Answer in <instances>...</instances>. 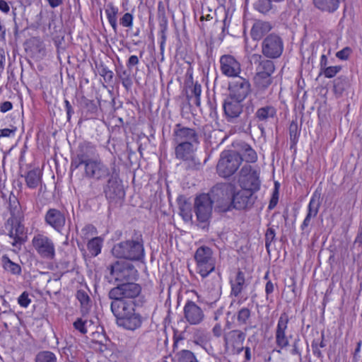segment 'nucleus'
<instances>
[{
  "label": "nucleus",
  "mask_w": 362,
  "mask_h": 362,
  "mask_svg": "<svg viewBox=\"0 0 362 362\" xmlns=\"http://www.w3.org/2000/svg\"><path fill=\"white\" fill-rule=\"evenodd\" d=\"M119 13V8L115 6L112 3L110 2L106 5L105 14L107 16V21L112 28L113 30L116 33L117 30V14Z\"/></svg>",
  "instance_id": "obj_39"
},
{
  "label": "nucleus",
  "mask_w": 362,
  "mask_h": 362,
  "mask_svg": "<svg viewBox=\"0 0 362 362\" xmlns=\"http://www.w3.org/2000/svg\"><path fill=\"white\" fill-rule=\"evenodd\" d=\"M1 260L2 267L5 271L10 272L13 275L21 274V267L18 264L11 261L7 255H4Z\"/></svg>",
  "instance_id": "obj_42"
},
{
  "label": "nucleus",
  "mask_w": 362,
  "mask_h": 362,
  "mask_svg": "<svg viewBox=\"0 0 362 362\" xmlns=\"http://www.w3.org/2000/svg\"><path fill=\"white\" fill-rule=\"evenodd\" d=\"M233 189H235V187L233 185L217 183L212 187L209 193L207 194L211 197L213 204H216V208L219 212H228L226 208L230 205Z\"/></svg>",
  "instance_id": "obj_9"
},
{
  "label": "nucleus",
  "mask_w": 362,
  "mask_h": 362,
  "mask_svg": "<svg viewBox=\"0 0 362 362\" xmlns=\"http://www.w3.org/2000/svg\"><path fill=\"white\" fill-rule=\"evenodd\" d=\"M220 69L223 75L236 78L241 73L240 63L230 54H223L220 57Z\"/></svg>",
  "instance_id": "obj_24"
},
{
  "label": "nucleus",
  "mask_w": 362,
  "mask_h": 362,
  "mask_svg": "<svg viewBox=\"0 0 362 362\" xmlns=\"http://www.w3.org/2000/svg\"><path fill=\"white\" fill-rule=\"evenodd\" d=\"M98 158L97 147L90 141H83L80 143L71 157L70 170L71 174L80 166H86V163L93 162Z\"/></svg>",
  "instance_id": "obj_3"
},
{
  "label": "nucleus",
  "mask_w": 362,
  "mask_h": 362,
  "mask_svg": "<svg viewBox=\"0 0 362 362\" xmlns=\"http://www.w3.org/2000/svg\"><path fill=\"white\" fill-rule=\"evenodd\" d=\"M342 66L340 65L337 66H329L324 69L322 71H320L319 76L323 75L327 78H332L336 76V75L341 71Z\"/></svg>",
  "instance_id": "obj_52"
},
{
  "label": "nucleus",
  "mask_w": 362,
  "mask_h": 362,
  "mask_svg": "<svg viewBox=\"0 0 362 362\" xmlns=\"http://www.w3.org/2000/svg\"><path fill=\"white\" fill-rule=\"evenodd\" d=\"M243 160L247 163H255L257 160V155L255 151L246 142L241 141L238 144V149L235 151Z\"/></svg>",
  "instance_id": "obj_31"
},
{
  "label": "nucleus",
  "mask_w": 362,
  "mask_h": 362,
  "mask_svg": "<svg viewBox=\"0 0 362 362\" xmlns=\"http://www.w3.org/2000/svg\"><path fill=\"white\" fill-rule=\"evenodd\" d=\"M112 254L118 259L143 262L145 259L144 241L141 231L134 230L129 238L115 244Z\"/></svg>",
  "instance_id": "obj_2"
},
{
  "label": "nucleus",
  "mask_w": 362,
  "mask_h": 362,
  "mask_svg": "<svg viewBox=\"0 0 362 362\" xmlns=\"http://www.w3.org/2000/svg\"><path fill=\"white\" fill-rule=\"evenodd\" d=\"M229 283L230 285V296L238 297L247 285L245 272L239 269L235 276L230 279Z\"/></svg>",
  "instance_id": "obj_28"
},
{
  "label": "nucleus",
  "mask_w": 362,
  "mask_h": 362,
  "mask_svg": "<svg viewBox=\"0 0 362 362\" xmlns=\"http://www.w3.org/2000/svg\"><path fill=\"white\" fill-rule=\"evenodd\" d=\"M228 95L244 100L252 93V84L247 78L238 76L228 83Z\"/></svg>",
  "instance_id": "obj_15"
},
{
  "label": "nucleus",
  "mask_w": 362,
  "mask_h": 362,
  "mask_svg": "<svg viewBox=\"0 0 362 362\" xmlns=\"http://www.w3.org/2000/svg\"><path fill=\"white\" fill-rule=\"evenodd\" d=\"M92 323L91 320L78 317L74 322L73 327L81 334H86L88 332V327L91 326Z\"/></svg>",
  "instance_id": "obj_49"
},
{
  "label": "nucleus",
  "mask_w": 362,
  "mask_h": 362,
  "mask_svg": "<svg viewBox=\"0 0 362 362\" xmlns=\"http://www.w3.org/2000/svg\"><path fill=\"white\" fill-rule=\"evenodd\" d=\"M173 362H199L195 354L187 349H182L175 353L172 356Z\"/></svg>",
  "instance_id": "obj_41"
},
{
  "label": "nucleus",
  "mask_w": 362,
  "mask_h": 362,
  "mask_svg": "<svg viewBox=\"0 0 362 362\" xmlns=\"http://www.w3.org/2000/svg\"><path fill=\"white\" fill-rule=\"evenodd\" d=\"M288 322V315L286 312H283L278 319L275 329V344L280 349H284L288 346L289 339L292 337L291 334H286Z\"/></svg>",
  "instance_id": "obj_20"
},
{
  "label": "nucleus",
  "mask_w": 362,
  "mask_h": 362,
  "mask_svg": "<svg viewBox=\"0 0 362 362\" xmlns=\"http://www.w3.org/2000/svg\"><path fill=\"white\" fill-rule=\"evenodd\" d=\"M265 247L268 252H269L271 244L276 240V230L273 227L267 228L265 233Z\"/></svg>",
  "instance_id": "obj_53"
},
{
  "label": "nucleus",
  "mask_w": 362,
  "mask_h": 362,
  "mask_svg": "<svg viewBox=\"0 0 362 362\" xmlns=\"http://www.w3.org/2000/svg\"><path fill=\"white\" fill-rule=\"evenodd\" d=\"M35 362H57V358L50 351H40L36 354Z\"/></svg>",
  "instance_id": "obj_48"
},
{
  "label": "nucleus",
  "mask_w": 362,
  "mask_h": 362,
  "mask_svg": "<svg viewBox=\"0 0 362 362\" xmlns=\"http://www.w3.org/2000/svg\"><path fill=\"white\" fill-rule=\"evenodd\" d=\"M134 16L130 13H125L119 19V23L124 28H131L133 25Z\"/></svg>",
  "instance_id": "obj_56"
},
{
  "label": "nucleus",
  "mask_w": 362,
  "mask_h": 362,
  "mask_svg": "<svg viewBox=\"0 0 362 362\" xmlns=\"http://www.w3.org/2000/svg\"><path fill=\"white\" fill-rule=\"evenodd\" d=\"M194 205L197 221L201 223H208L211 218L213 209V200L209 194L203 193L197 196Z\"/></svg>",
  "instance_id": "obj_14"
},
{
  "label": "nucleus",
  "mask_w": 362,
  "mask_h": 362,
  "mask_svg": "<svg viewBox=\"0 0 362 362\" xmlns=\"http://www.w3.org/2000/svg\"><path fill=\"white\" fill-rule=\"evenodd\" d=\"M146 319L137 310V308H134L130 313L116 321L119 327H123L127 330L134 331L141 327Z\"/></svg>",
  "instance_id": "obj_25"
},
{
  "label": "nucleus",
  "mask_w": 362,
  "mask_h": 362,
  "mask_svg": "<svg viewBox=\"0 0 362 362\" xmlns=\"http://www.w3.org/2000/svg\"><path fill=\"white\" fill-rule=\"evenodd\" d=\"M44 221L46 226L62 233L66 224V216L64 211L58 209L49 208L45 214Z\"/></svg>",
  "instance_id": "obj_22"
},
{
  "label": "nucleus",
  "mask_w": 362,
  "mask_h": 362,
  "mask_svg": "<svg viewBox=\"0 0 362 362\" xmlns=\"http://www.w3.org/2000/svg\"><path fill=\"white\" fill-rule=\"evenodd\" d=\"M83 175L88 180L98 182L106 180L103 191L108 202V210L113 211L122 206L125 192L119 179V168L115 162L109 167L98 158L93 162L86 163Z\"/></svg>",
  "instance_id": "obj_1"
},
{
  "label": "nucleus",
  "mask_w": 362,
  "mask_h": 362,
  "mask_svg": "<svg viewBox=\"0 0 362 362\" xmlns=\"http://www.w3.org/2000/svg\"><path fill=\"white\" fill-rule=\"evenodd\" d=\"M276 108L272 105H267L258 108L255 114V118L259 122H268L269 119L276 117Z\"/></svg>",
  "instance_id": "obj_34"
},
{
  "label": "nucleus",
  "mask_w": 362,
  "mask_h": 362,
  "mask_svg": "<svg viewBox=\"0 0 362 362\" xmlns=\"http://www.w3.org/2000/svg\"><path fill=\"white\" fill-rule=\"evenodd\" d=\"M352 52L353 50L350 47H345L336 53V57L340 60L346 61L349 59Z\"/></svg>",
  "instance_id": "obj_57"
},
{
  "label": "nucleus",
  "mask_w": 362,
  "mask_h": 362,
  "mask_svg": "<svg viewBox=\"0 0 362 362\" xmlns=\"http://www.w3.org/2000/svg\"><path fill=\"white\" fill-rule=\"evenodd\" d=\"M0 298L2 300L1 305H2V308L4 309L2 310V309L1 308V316L3 315H9L13 317H15L16 314H15L14 311L11 308L9 303L6 301V300L4 298V297L3 296H1Z\"/></svg>",
  "instance_id": "obj_55"
},
{
  "label": "nucleus",
  "mask_w": 362,
  "mask_h": 362,
  "mask_svg": "<svg viewBox=\"0 0 362 362\" xmlns=\"http://www.w3.org/2000/svg\"><path fill=\"white\" fill-rule=\"evenodd\" d=\"M246 332L240 329H233L226 332L223 336L226 347L234 345H243L246 337Z\"/></svg>",
  "instance_id": "obj_29"
},
{
  "label": "nucleus",
  "mask_w": 362,
  "mask_h": 362,
  "mask_svg": "<svg viewBox=\"0 0 362 362\" xmlns=\"http://www.w3.org/2000/svg\"><path fill=\"white\" fill-rule=\"evenodd\" d=\"M197 272L203 278H206L216 268V258L211 247L202 245L194 255Z\"/></svg>",
  "instance_id": "obj_7"
},
{
  "label": "nucleus",
  "mask_w": 362,
  "mask_h": 362,
  "mask_svg": "<svg viewBox=\"0 0 362 362\" xmlns=\"http://www.w3.org/2000/svg\"><path fill=\"white\" fill-rule=\"evenodd\" d=\"M21 216H11L4 223V227L8 230L7 235L13 240L11 245L14 247L24 243L22 238L24 234L25 227L21 223Z\"/></svg>",
  "instance_id": "obj_17"
},
{
  "label": "nucleus",
  "mask_w": 362,
  "mask_h": 362,
  "mask_svg": "<svg viewBox=\"0 0 362 362\" xmlns=\"http://www.w3.org/2000/svg\"><path fill=\"white\" fill-rule=\"evenodd\" d=\"M107 268L110 270V276L117 284L137 281L139 279L138 270L130 262L116 261Z\"/></svg>",
  "instance_id": "obj_8"
},
{
  "label": "nucleus",
  "mask_w": 362,
  "mask_h": 362,
  "mask_svg": "<svg viewBox=\"0 0 362 362\" xmlns=\"http://www.w3.org/2000/svg\"><path fill=\"white\" fill-rule=\"evenodd\" d=\"M269 22L257 21L254 23L250 30V36L253 40L258 41L272 30Z\"/></svg>",
  "instance_id": "obj_30"
},
{
  "label": "nucleus",
  "mask_w": 362,
  "mask_h": 362,
  "mask_svg": "<svg viewBox=\"0 0 362 362\" xmlns=\"http://www.w3.org/2000/svg\"><path fill=\"white\" fill-rule=\"evenodd\" d=\"M135 281H132L117 284L116 286L109 291L108 298L115 297L130 300H137L139 299L142 300L143 304H145L146 300L145 296L141 293L142 287L141 284Z\"/></svg>",
  "instance_id": "obj_6"
},
{
  "label": "nucleus",
  "mask_w": 362,
  "mask_h": 362,
  "mask_svg": "<svg viewBox=\"0 0 362 362\" xmlns=\"http://www.w3.org/2000/svg\"><path fill=\"white\" fill-rule=\"evenodd\" d=\"M76 296L80 302L82 309H88L90 307V298L86 291L78 290Z\"/></svg>",
  "instance_id": "obj_50"
},
{
  "label": "nucleus",
  "mask_w": 362,
  "mask_h": 362,
  "mask_svg": "<svg viewBox=\"0 0 362 362\" xmlns=\"http://www.w3.org/2000/svg\"><path fill=\"white\" fill-rule=\"evenodd\" d=\"M109 298L112 300L110 310L116 320L124 317L134 308H141L144 305L142 303V300L139 299L137 300H130L115 297Z\"/></svg>",
  "instance_id": "obj_16"
},
{
  "label": "nucleus",
  "mask_w": 362,
  "mask_h": 362,
  "mask_svg": "<svg viewBox=\"0 0 362 362\" xmlns=\"http://www.w3.org/2000/svg\"><path fill=\"white\" fill-rule=\"evenodd\" d=\"M253 81L257 98L264 99L272 93L269 88L274 82L273 76L255 74Z\"/></svg>",
  "instance_id": "obj_26"
},
{
  "label": "nucleus",
  "mask_w": 362,
  "mask_h": 362,
  "mask_svg": "<svg viewBox=\"0 0 362 362\" xmlns=\"http://www.w3.org/2000/svg\"><path fill=\"white\" fill-rule=\"evenodd\" d=\"M202 93V86L198 82H196L192 89L189 94H187V99L190 103L192 102L197 107H200L201 100L200 96Z\"/></svg>",
  "instance_id": "obj_45"
},
{
  "label": "nucleus",
  "mask_w": 362,
  "mask_h": 362,
  "mask_svg": "<svg viewBox=\"0 0 362 362\" xmlns=\"http://www.w3.org/2000/svg\"><path fill=\"white\" fill-rule=\"evenodd\" d=\"M238 183L241 189L254 194L260 189V170L245 165L239 173Z\"/></svg>",
  "instance_id": "obj_10"
},
{
  "label": "nucleus",
  "mask_w": 362,
  "mask_h": 362,
  "mask_svg": "<svg viewBox=\"0 0 362 362\" xmlns=\"http://www.w3.org/2000/svg\"><path fill=\"white\" fill-rule=\"evenodd\" d=\"M173 144L175 158L184 162L187 170L199 169L201 162L196 156V151L199 144H194L192 142Z\"/></svg>",
  "instance_id": "obj_4"
},
{
  "label": "nucleus",
  "mask_w": 362,
  "mask_h": 362,
  "mask_svg": "<svg viewBox=\"0 0 362 362\" xmlns=\"http://www.w3.org/2000/svg\"><path fill=\"white\" fill-rule=\"evenodd\" d=\"M243 101L234 99L233 97L227 95L222 106L226 119L228 122H233L240 117L243 111Z\"/></svg>",
  "instance_id": "obj_23"
},
{
  "label": "nucleus",
  "mask_w": 362,
  "mask_h": 362,
  "mask_svg": "<svg viewBox=\"0 0 362 362\" xmlns=\"http://www.w3.org/2000/svg\"><path fill=\"white\" fill-rule=\"evenodd\" d=\"M31 300L29 298V294L27 291L23 292L18 298V304L23 308H27Z\"/></svg>",
  "instance_id": "obj_59"
},
{
  "label": "nucleus",
  "mask_w": 362,
  "mask_h": 362,
  "mask_svg": "<svg viewBox=\"0 0 362 362\" xmlns=\"http://www.w3.org/2000/svg\"><path fill=\"white\" fill-rule=\"evenodd\" d=\"M180 214L185 221L192 218L191 204L187 201L185 197L180 195L177 199Z\"/></svg>",
  "instance_id": "obj_40"
},
{
  "label": "nucleus",
  "mask_w": 362,
  "mask_h": 362,
  "mask_svg": "<svg viewBox=\"0 0 362 362\" xmlns=\"http://www.w3.org/2000/svg\"><path fill=\"white\" fill-rule=\"evenodd\" d=\"M94 337H97L93 339V343L95 344L94 349L100 353L105 354L106 351L110 352L111 341L107 337L105 334L97 332L93 333Z\"/></svg>",
  "instance_id": "obj_36"
},
{
  "label": "nucleus",
  "mask_w": 362,
  "mask_h": 362,
  "mask_svg": "<svg viewBox=\"0 0 362 362\" xmlns=\"http://www.w3.org/2000/svg\"><path fill=\"white\" fill-rule=\"evenodd\" d=\"M32 245L42 259L52 261L56 257V246L54 240L43 233L35 234L32 239Z\"/></svg>",
  "instance_id": "obj_11"
},
{
  "label": "nucleus",
  "mask_w": 362,
  "mask_h": 362,
  "mask_svg": "<svg viewBox=\"0 0 362 362\" xmlns=\"http://www.w3.org/2000/svg\"><path fill=\"white\" fill-rule=\"evenodd\" d=\"M230 205L228 206L226 210L230 211L233 209L238 211H247L252 208L257 197L254 193L245 189L236 191L233 190V195L230 197Z\"/></svg>",
  "instance_id": "obj_12"
},
{
  "label": "nucleus",
  "mask_w": 362,
  "mask_h": 362,
  "mask_svg": "<svg viewBox=\"0 0 362 362\" xmlns=\"http://www.w3.org/2000/svg\"><path fill=\"white\" fill-rule=\"evenodd\" d=\"M275 285L271 281L268 280L265 285V293H266V299L268 300L272 294V293L274 291Z\"/></svg>",
  "instance_id": "obj_63"
},
{
  "label": "nucleus",
  "mask_w": 362,
  "mask_h": 362,
  "mask_svg": "<svg viewBox=\"0 0 362 362\" xmlns=\"http://www.w3.org/2000/svg\"><path fill=\"white\" fill-rule=\"evenodd\" d=\"M42 173L40 168H34L24 175L26 185L30 189H35L42 182Z\"/></svg>",
  "instance_id": "obj_37"
},
{
  "label": "nucleus",
  "mask_w": 362,
  "mask_h": 362,
  "mask_svg": "<svg viewBox=\"0 0 362 362\" xmlns=\"http://www.w3.org/2000/svg\"><path fill=\"white\" fill-rule=\"evenodd\" d=\"M184 318L190 325H198L205 318L204 310L195 302L187 300L183 307Z\"/></svg>",
  "instance_id": "obj_21"
},
{
  "label": "nucleus",
  "mask_w": 362,
  "mask_h": 362,
  "mask_svg": "<svg viewBox=\"0 0 362 362\" xmlns=\"http://www.w3.org/2000/svg\"><path fill=\"white\" fill-rule=\"evenodd\" d=\"M254 8L255 10L258 11L259 13L266 14L272 8V1L271 0H257L254 4Z\"/></svg>",
  "instance_id": "obj_51"
},
{
  "label": "nucleus",
  "mask_w": 362,
  "mask_h": 362,
  "mask_svg": "<svg viewBox=\"0 0 362 362\" xmlns=\"http://www.w3.org/2000/svg\"><path fill=\"white\" fill-rule=\"evenodd\" d=\"M242 163V158L235 151L225 150L220 154L216 165L219 176L227 178L236 173Z\"/></svg>",
  "instance_id": "obj_5"
},
{
  "label": "nucleus",
  "mask_w": 362,
  "mask_h": 362,
  "mask_svg": "<svg viewBox=\"0 0 362 362\" xmlns=\"http://www.w3.org/2000/svg\"><path fill=\"white\" fill-rule=\"evenodd\" d=\"M95 68L99 75L103 78V80L107 84H112L114 80V73L103 62L99 64L95 63Z\"/></svg>",
  "instance_id": "obj_43"
},
{
  "label": "nucleus",
  "mask_w": 362,
  "mask_h": 362,
  "mask_svg": "<svg viewBox=\"0 0 362 362\" xmlns=\"http://www.w3.org/2000/svg\"><path fill=\"white\" fill-rule=\"evenodd\" d=\"M279 202V184L278 182L275 183L274 189L272 192V197L270 199L268 209L272 210L276 207Z\"/></svg>",
  "instance_id": "obj_54"
},
{
  "label": "nucleus",
  "mask_w": 362,
  "mask_h": 362,
  "mask_svg": "<svg viewBox=\"0 0 362 362\" xmlns=\"http://www.w3.org/2000/svg\"><path fill=\"white\" fill-rule=\"evenodd\" d=\"M173 143L192 142L199 144V136L194 128H189L181 123L175 124L173 131Z\"/></svg>",
  "instance_id": "obj_19"
},
{
  "label": "nucleus",
  "mask_w": 362,
  "mask_h": 362,
  "mask_svg": "<svg viewBox=\"0 0 362 362\" xmlns=\"http://www.w3.org/2000/svg\"><path fill=\"white\" fill-rule=\"evenodd\" d=\"M117 76L122 82L123 87L127 91L132 90L133 86V80L131 76V70L126 69L123 65H120L115 69Z\"/></svg>",
  "instance_id": "obj_35"
},
{
  "label": "nucleus",
  "mask_w": 362,
  "mask_h": 362,
  "mask_svg": "<svg viewBox=\"0 0 362 362\" xmlns=\"http://www.w3.org/2000/svg\"><path fill=\"white\" fill-rule=\"evenodd\" d=\"M139 64V59L136 55H131L127 62V67L128 69L131 70L134 66L138 65Z\"/></svg>",
  "instance_id": "obj_64"
},
{
  "label": "nucleus",
  "mask_w": 362,
  "mask_h": 362,
  "mask_svg": "<svg viewBox=\"0 0 362 362\" xmlns=\"http://www.w3.org/2000/svg\"><path fill=\"white\" fill-rule=\"evenodd\" d=\"M321 205V193L318 189H316L310 199L308 206V212L307 214L313 216V218L316 217L319 209Z\"/></svg>",
  "instance_id": "obj_38"
},
{
  "label": "nucleus",
  "mask_w": 362,
  "mask_h": 362,
  "mask_svg": "<svg viewBox=\"0 0 362 362\" xmlns=\"http://www.w3.org/2000/svg\"><path fill=\"white\" fill-rule=\"evenodd\" d=\"M8 210L11 216H21L20 202L13 192L8 198Z\"/></svg>",
  "instance_id": "obj_47"
},
{
  "label": "nucleus",
  "mask_w": 362,
  "mask_h": 362,
  "mask_svg": "<svg viewBox=\"0 0 362 362\" xmlns=\"http://www.w3.org/2000/svg\"><path fill=\"white\" fill-rule=\"evenodd\" d=\"M300 134V129L298 128L297 121L293 120L289 126V137L291 141V148L295 146L298 141Z\"/></svg>",
  "instance_id": "obj_46"
},
{
  "label": "nucleus",
  "mask_w": 362,
  "mask_h": 362,
  "mask_svg": "<svg viewBox=\"0 0 362 362\" xmlns=\"http://www.w3.org/2000/svg\"><path fill=\"white\" fill-rule=\"evenodd\" d=\"M262 53L268 59H277L284 51V41L277 34L270 33L262 40Z\"/></svg>",
  "instance_id": "obj_13"
},
{
  "label": "nucleus",
  "mask_w": 362,
  "mask_h": 362,
  "mask_svg": "<svg viewBox=\"0 0 362 362\" xmlns=\"http://www.w3.org/2000/svg\"><path fill=\"white\" fill-rule=\"evenodd\" d=\"M64 103L65 111L66 113V120L69 122L72 115L74 114V110L72 105L67 99H64Z\"/></svg>",
  "instance_id": "obj_60"
},
{
  "label": "nucleus",
  "mask_w": 362,
  "mask_h": 362,
  "mask_svg": "<svg viewBox=\"0 0 362 362\" xmlns=\"http://www.w3.org/2000/svg\"><path fill=\"white\" fill-rule=\"evenodd\" d=\"M252 59L256 66L255 74L272 76L275 71V65L273 61L263 58L260 54H253Z\"/></svg>",
  "instance_id": "obj_27"
},
{
  "label": "nucleus",
  "mask_w": 362,
  "mask_h": 362,
  "mask_svg": "<svg viewBox=\"0 0 362 362\" xmlns=\"http://www.w3.org/2000/svg\"><path fill=\"white\" fill-rule=\"evenodd\" d=\"M311 347L313 354L315 356H316L319 359H322L324 356L322 353V351L320 349V347H318V341L316 340H313L311 343Z\"/></svg>",
  "instance_id": "obj_62"
},
{
  "label": "nucleus",
  "mask_w": 362,
  "mask_h": 362,
  "mask_svg": "<svg viewBox=\"0 0 362 362\" xmlns=\"http://www.w3.org/2000/svg\"><path fill=\"white\" fill-rule=\"evenodd\" d=\"M158 21L168 20V18H167L166 13H165V8L163 2L161 1H160L158 3Z\"/></svg>",
  "instance_id": "obj_61"
},
{
  "label": "nucleus",
  "mask_w": 362,
  "mask_h": 362,
  "mask_svg": "<svg viewBox=\"0 0 362 362\" xmlns=\"http://www.w3.org/2000/svg\"><path fill=\"white\" fill-rule=\"evenodd\" d=\"M300 339L299 337L295 338L292 344V349L290 351V354L293 356H298L301 360V351L299 346V342Z\"/></svg>",
  "instance_id": "obj_58"
},
{
  "label": "nucleus",
  "mask_w": 362,
  "mask_h": 362,
  "mask_svg": "<svg viewBox=\"0 0 362 362\" xmlns=\"http://www.w3.org/2000/svg\"><path fill=\"white\" fill-rule=\"evenodd\" d=\"M103 239L100 237H95L88 240L87 248L93 257L98 256L101 252Z\"/></svg>",
  "instance_id": "obj_44"
},
{
  "label": "nucleus",
  "mask_w": 362,
  "mask_h": 362,
  "mask_svg": "<svg viewBox=\"0 0 362 362\" xmlns=\"http://www.w3.org/2000/svg\"><path fill=\"white\" fill-rule=\"evenodd\" d=\"M237 322L238 325H245L244 328L245 332H247L252 329L256 328V325H250V321L252 317V310L249 308L243 307L239 309L235 315Z\"/></svg>",
  "instance_id": "obj_32"
},
{
  "label": "nucleus",
  "mask_w": 362,
  "mask_h": 362,
  "mask_svg": "<svg viewBox=\"0 0 362 362\" xmlns=\"http://www.w3.org/2000/svg\"><path fill=\"white\" fill-rule=\"evenodd\" d=\"M78 107L81 112V120H89L98 119L101 113L100 102L94 100L82 95L78 100Z\"/></svg>",
  "instance_id": "obj_18"
},
{
  "label": "nucleus",
  "mask_w": 362,
  "mask_h": 362,
  "mask_svg": "<svg viewBox=\"0 0 362 362\" xmlns=\"http://www.w3.org/2000/svg\"><path fill=\"white\" fill-rule=\"evenodd\" d=\"M350 87L351 81L346 76H339L333 81V93L337 98H341Z\"/></svg>",
  "instance_id": "obj_33"
}]
</instances>
